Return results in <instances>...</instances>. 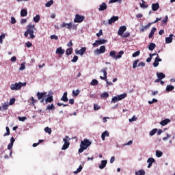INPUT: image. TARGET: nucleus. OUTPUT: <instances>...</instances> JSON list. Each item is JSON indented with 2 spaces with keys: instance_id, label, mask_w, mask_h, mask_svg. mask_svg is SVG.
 <instances>
[{
  "instance_id": "nucleus-1",
  "label": "nucleus",
  "mask_w": 175,
  "mask_h": 175,
  "mask_svg": "<svg viewBox=\"0 0 175 175\" xmlns=\"http://www.w3.org/2000/svg\"><path fill=\"white\" fill-rule=\"evenodd\" d=\"M36 31V27H35V25L29 24L26 27V31L24 33V36L25 38H28V35H29V39H35V35L33 33Z\"/></svg>"
},
{
  "instance_id": "nucleus-2",
  "label": "nucleus",
  "mask_w": 175,
  "mask_h": 175,
  "mask_svg": "<svg viewBox=\"0 0 175 175\" xmlns=\"http://www.w3.org/2000/svg\"><path fill=\"white\" fill-rule=\"evenodd\" d=\"M91 142H90V140H88V139H84L83 141H81L80 144V148L78 150L79 153L81 154V152H83L84 150H87L88 147H90V146H91Z\"/></svg>"
},
{
  "instance_id": "nucleus-3",
  "label": "nucleus",
  "mask_w": 175,
  "mask_h": 175,
  "mask_svg": "<svg viewBox=\"0 0 175 175\" xmlns=\"http://www.w3.org/2000/svg\"><path fill=\"white\" fill-rule=\"evenodd\" d=\"M25 85H27V83H21V82H18V83H12L10 85V90L12 91H18V90H21V87H25Z\"/></svg>"
},
{
  "instance_id": "nucleus-4",
  "label": "nucleus",
  "mask_w": 175,
  "mask_h": 175,
  "mask_svg": "<svg viewBox=\"0 0 175 175\" xmlns=\"http://www.w3.org/2000/svg\"><path fill=\"white\" fill-rule=\"evenodd\" d=\"M100 72L104 75V77L100 76V79H101V80H105L107 85H113V83L107 81V67L103 68Z\"/></svg>"
},
{
  "instance_id": "nucleus-5",
  "label": "nucleus",
  "mask_w": 175,
  "mask_h": 175,
  "mask_svg": "<svg viewBox=\"0 0 175 175\" xmlns=\"http://www.w3.org/2000/svg\"><path fill=\"white\" fill-rule=\"evenodd\" d=\"M126 95H127L126 93H124L123 94L113 96L111 99V103H117V102H119V100H122V99H125V98H126Z\"/></svg>"
},
{
  "instance_id": "nucleus-6",
  "label": "nucleus",
  "mask_w": 175,
  "mask_h": 175,
  "mask_svg": "<svg viewBox=\"0 0 175 175\" xmlns=\"http://www.w3.org/2000/svg\"><path fill=\"white\" fill-rule=\"evenodd\" d=\"M116 53L114 51H112L109 53L110 57H111L113 59H118L122 57V55L124 54V51H120L118 53V55H116Z\"/></svg>"
},
{
  "instance_id": "nucleus-7",
  "label": "nucleus",
  "mask_w": 175,
  "mask_h": 175,
  "mask_svg": "<svg viewBox=\"0 0 175 175\" xmlns=\"http://www.w3.org/2000/svg\"><path fill=\"white\" fill-rule=\"evenodd\" d=\"M85 17L84 16H81L79 14L75 15V18H74V23H83Z\"/></svg>"
},
{
  "instance_id": "nucleus-8",
  "label": "nucleus",
  "mask_w": 175,
  "mask_h": 175,
  "mask_svg": "<svg viewBox=\"0 0 175 175\" xmlns=\"http://www.w3.org/2000/svg\"><path fill=\"white\" fill-rule=\"evenodd\" d=\"M105 43H107V40L102 39L96 40L94 43L92 44L94 46H99L100 44H105Z\"/></svg>"
},
{
  "instance_id": "nucleus-9",
  "label": "nucleus",
  "mask_w": 175,
  "mask_h": 175,
  "mask_svg": "<svg viewBox=\"0 0 175 175\" xmlns=\"http://www.w3.org/2000/svg\"><path fill=\"white\" fill-rule=\"evenodd\" d=\"M105 51H106V46H105V45H103L100 47V49H97L95 53L97 54V55H99V54H103Z\"/></svg>"
},
{
  "instance_id": "nucleus-10",
  "label": "nucleus",
  "mask_w": 175,
  "mask_h": 175,
  "mask_svg": "<svg viewBox=\"0 0 175 175\" xmlns=\"http://www.w3.org/2000/svg\"><path fill=\"white\" fill-rule=\"evenodd\" d=\"M125 31H126V26H120L119 27L118 34L119 35V36H122Z\"/></svg>"
},
{
  "instance_id": "nucleus-11",
  "label": "nucleus",
  "mask_w": 175,
  "mask_h": 175,
  "mask_svg": "<svg viewBox=\"0 0 175 175\" xmlns=\"http://www.w3.org/2000/svg\"><path fill=\"white\" fill-rule=\"evenodd\" d=\"M37 96H38V100H40L41 99H43L44 98H47V92L40 93V92H38L37 93Z\"/></svg>"
},
{
  "instance_id": "nucleus-12",
  "label": "nucleus",
  "mask_w": 175,
  "mask_h": 175,
  "mask_svg": "<svg viewBox=\"0 0 175 175\" xmlns=\"http://www.w3.org/2000/svg\"><path fill=\"white\" fill-rule=\"evenodd\" d=\"M159 62H162V59L159 58V55H157L153 63L154 68H157L159 65Z\"/></svg>"
},
{
  "instance_id": "nucleus-13",
  "label": "nucleus",
  "mask_w": 175,
  "mask_h": 175,
  "mask_svg": "<svg viewBox=\"0 0 175 175\" xmlns=\"http://www.w3.org/2000/svg\"><path fill=\"white\" fill-rule=\"evenodd\" d=\"M63 142H64V144L62 148V150H68V148H69V146H70V142H67L66 139H63Z\"/></svg>"
},
{
  "instance_id": "nucleus-14",
  "label": "nucleus",
  "mask_w": 175,
  "mask_h": 175,
  "mask_svg": "<svg viewBox=\"0 0 175 175\" xmlns=\"http://www.w3.org/2000/svg\"><path fill=\"white\" fill-rule=\"evenodd\" d=\"M86 51H87L86 47H82L79 51L76 49L75 53L76 54H79V55H83V54L85 53Z\"/></svg>"
},
{
  "instance_id": "nucleus-15",
  "label": "nucleus",
  "mask_w": 175,
  "mask_h": 175,
  "mask_svg": "<svg viewBox=\"0 0 175 175\" xmlns=\"http://www.w3.org/2000/svg\"><path fill=\"white\" fill-rule=\"evenodd\" d=\"M61 28H64V27L66 28H67V29H72V23H63L61 25H60Z\"/></svg>"
},
{
  "instance_id": "nucleus-16",
  "label": "nucleus",
  "mask_w": 175,
  "mask_h": 175,
  "mask_svg": "<svg viewBox=\"0 0 175 175\" xmlns=\"http://www.w3.org/2000/svg\"><path fill=\"white\" fill-rule=\"evenodd\" d=\"M106 9H107V4L106 3H102L99 6L98 10L99 12H103Z\"/></svg>"
},
{
  "instance_id": "nucleus-17",
  "label": "nucleus",
  "mask_w": 175,
  "mask_h": 175,
  "mask_svg": "<svg viewBox=\"0 0 175 175\" xmlns=\"http://www.w3.org/2000/svg\"><path fill=\"white\" fill-rule=\"evenodd\" d=\"M9 108V103H4L3 105L0 107V111H5Z\"/></svg>"
},
{
  "instance_id": "nucleus-18",
  "label": "nucleus",
  "mask_w": 175,
  "mask_h": 175,
  "mask_svg": "<svg viewBox=\"0 0 175 175\" xmlns=\"http://www.w3.org/2000/svg\"><path fill=\"white\" fill-rule=\"evenodd\" d=\"M56 54L59 55H64L65 54V49H62V47H59L56 49Z\"/></svg>"
},
{
  "instance_id": "nucleus-19",
  "label": "nucleus",
  "mask_w": 175,
  "mask_h": 175,
  "mask_svg": "<svg viewBox=\"0 0 175 175\" xmlns=\"http://www.w3.org/2000/svg\"><path fill=\"white\" fill-rule=\"evenodd\" d=\"M118 16H112L109 20H108V23L111 25L113 23H116V21H118Z\"/></svg>"
},
{
  "instance_id": "nucleus-20",
  "label": "nucleus",
  "mask_w": 175,
  "mask_h": 175,
  "mask_svg": "<svg viewBox=\"0 0 175 175\" xmlns=\"http://www.w3.org/2000/svg\"><path fill=\"white\" fill-rule=\"evenodd\" d=\"M148 165V168L150 169V167H151V166H152V163H154V162H155V159L154 158H149L147 161Z\"/></svg>"
},
{
  "instance_id": "nucleus-21",
  "label": "nucleus",
  "mask_w": 175,
  "mask_h": 175,
  "mask_svg": "<svg viewBox=\"0 0 175 175\" xmlns=\"http://www.w3.org/2000/svg\"><path fill=\"white\" fill-rule=\"evenodd\" d=\"M159 9V3H152V10L153 12H157Z\"/></svg>"
},
{
  "instance_id": "nucleus-22",
  "label": "nucleus",
  "mask_w": 175,
  "mask_h": 175,
  "mask_svg": "<svg viewBox=\"0 0 175 175\" xmlns=\"http://www.w3.org/2000/svg\"><path fill=\"white\" fill-rule=\"evenodd\" d=\"M106 165H107V160L101 161V163L98 166L99 169H105L106 167Z\"/></svg>"
},
{
  "instance_id": "nucleus-23",
  "label": "nucleus",
  "mask_w": 175,
  "mask_h": 175,
  "mask_svg": "<svg viewBox=\"0 0 175 175\" xmlns=\"http://www.w3.org/2000/svg\"><path fill=\"white\" fill-rule=\"evenodd\" d=\"M173 34H170L169 37L165 38V43L169 44L173 42Z\"/></svg>"
},
{
  "instance_id": "nucleus-24",
  "label": "nucleus",
  "mask_w": 175,
  "mask_h": 175,
  "mask_svg": "<svg viewBox=\"0 0 175 175\" xmlns=\"http://www.w3.org/2000/svg\"><path fill=\"white\" fill-rule=\"evenodd\" d=\"M152 23H148L147 25L143 27L142 28L140 29L141 32H144V31H147V29H148V28H150V27H151Z\"/></svg>"
},
{
  "instance_id": "nucleus-25",
  "label": "nucleus",
  "mask_w": 175,
  "mask_h": 175,
  "mask_svg": "<svg viewBox=\"0 0 175 175\" xmlns=\"http://www.w3.org/2000/svg\"><path fill=\"white\" fill-rule=\"evenodd\" d=\"M27 15H28V11H27V10L23 9L21 10V17H27Z\"/></svg>"
},
{
  "instance_id": "nucleus-26",
  "label": "nucleus",
  "mask_w": 175,
  "mask_h": 175,
  "mask_svg": "<svg viewBox=\"0 0 175 175\" xmlns=\"http://www.w3.org/2000/svg\"><path fill=\"white\" fill-rule=\"evenodd\" d=\"M157 76L159 80H163V79H165L166 76L163 72H157Z\"/></svg>"
},
{
  "instance_id": "nucleus-27",
  "label": "nucleus",
  "mask_w": 175,
  "mask_h": 175,
  "mask_svg": "<svg viewBox=\"0 0 175 175\" xmlns=\"http://www.w3.org/2000/svg\"><path fill=\"white\" fill-rule=\"evenodd\" d=\"M169 122H170V119H165L160 122V124L162 125V126H165V125H167Z\"/></svg>"
},
{
  "instance_id": "nucleus-28",
  "label": "nucleus",
  "mask_w": 175,
  "mask_h": 175,
  "mask_svg": "<svg viewBox=\"0 0 175 175\" xmlns=\"http://www.w3.org/2000/svg\"><path fill=\"white\" fill-rule=\"evenodd\" d=\"M142 3L139 4L140 5V8H142V9H147V8H148V5L146 4V1L144 0H141Z\"/></svg>"
},
{
  "instance_id": "nucleus-29",
  "label": "nucleus",
  "mask_w": 175,
  "mask_h": 175,
  "mask_svg": "<svg viewBox=\"0 0 175 175\" xmlns=\"http://www.w3.org/2000/svg\"><path fill=\"white\" fill-rule=\"evenodd\" d=\"M155 31H157L156 27H152L151 29L150 33H149L148 38L149 39H151L154 36V33H155Z\"/></svg>"
},
{
  "instance_id": "nucleus-30",
  "label": "nucleus",
  "mask_w": 175,
  "mask_h": 175,
  "mask_svg": "<svg viewBox=\"0 0 175 175\" xmlns=\"http://www.w3.org/2000/svg\"><path fill=\"white\" fill-rule=\"evenodd\" d=\"M54 100V98H53V96H49L45 99V103L47 105V103H51Z\"/></svg>"
},
{
  "instance_id": "nucleus-31",
  "label": "nucleus",
  "mask_w": 175,
  "mask_h": 175,
  "mask_svg": "<svg viewBox=\"0 0 175 175\" xmlns=\"http://www.w3.org/2000/svg\"><path fill=\"white\" fill-rule=\"evenodd\" d=\"M63 102H68V92H64L63 96L61 98Z\"/></svg>"
},
{
  "instance_id": "nucleus-32",
  "label": "nucleus",
  "mask_w": 175,
  "mask_h": 175,
  "mask_svg": "<svg viewBox=\"0 0 175 175\" xmlns=\"http://www.w3.org/2000/svg\"><path fill=\"white\" fill-rule=\"evenodd\" d=\"M155 47H157L155 43L151 42L148 46V50L152 51L155 49Z\"/></svg>"
},
{
  "instance_id": "nucleus-33",
  "label": "nucleus",
  "mask_w": 175,
  "mask_h": 175,
  "mask_svg": "<svg viewBox=\"0 0 175 175\" xmlns=\"http://www.w3.org/2000/svg\"><path fill=\"white\" fill-rule=\"evenodd\" d=\"M109 131H106L103 132L101 135L102 140H105L106 136L109 137Z\"/></svg>"
},
{
  "instance_id": "nucleus-34",
  "label": "nucleus",
  "mask_w": 175,
  "mask_h": 175,
  "mask_svg": "<svg viewBox=\"0 0 175 175\" xmlns=\"http://www.w3.org/2000/svg\"><path fill=\"white\" fill-rule=\"evenodd\" d=\"M146 171L144 170H139L137 172H135V175H145Z\"/></svg>"
},
{
  "instance_id": "nucleus-35",
  "label": "nucleus",
  "mask_w": 175,
  "mask_h": 175,
  "mask_svg": "<svg viewBox=\"0 0 175 175\" xmlns=\"http://www.w3.org/2000/svg\"><path fill=\"white\" fill-rule=\"evenodd\" d=\"M55 107L54 106V104L49 105H47L46 110H55Z\"/></svg>"
},
{
  "instance_id": "nucleus-36",
  "label": "nucleus",
  "mask_w": 175,
  "mask_h": 175,
  "mask_svg": "<svg viewBox=\"0 0 175 175\" xmlns=\"http://www.w3.org/2000/svg\"><path fill=\"white\" fill-rule=\"evenodd\" d=\"M73 53V48H68L66 51V55H70Z\"/></svg>"
},
{
  "instance_id": "nucleus-37",
  "label": "nucleus",
  "mask_w": 175,
  "mask_h": 175,
  "mask_svg": "<svg viewBox=\"0 0 175 175\" xmlns=\"http://www.w3.org/2000/svg\"><path fill=\"white\" fill-rule=\"evenodd\" d=\"M173 90H174V86L171 85H168L166 87V91H167V92H170V91H173Z\"/></svg>"
},
{
  "instance_id": "nucleus-38",
  "label": "nucleus",
  "mask_w": 175,
  "mask_h": 175,
  "mask_svg": "<svg viewBox=\"0 0 175 175\" xmlns=\"http://www.w3.org/2000/svg\"><path fill=\"white\" fill-rule=\"evenodd\" d=\"M34 23H39L40 21V16L36 15L35 17L33 18Z\"/></svg>"
},
{
  "instance_id": "nucleus-39",
  "label": "nucleus",
  "mask_w": 175,
  "mask_h": 175,
  "mask_svg": "<svg viewBox=\"0 0 175 175\" xmlns=\"http://www.w3.org/2000/svg\"><path fill=\"white\" fill-rule=\"evenodd\" d=\"M53 3H54V1L50 0L49 1H48V2L45 4V6H46V8H50V6H51V5H53Z\"/></svg>"
},
{
  "instance_id": "nucleus-40",
  "label": "nucleus",
  "mask_w": 175,
  "mask_h": 175,
  "mask_svg": "<svg viewBox=\"0 0 175 175\" xmlns=\"http://www.w3.org/2000/svg\"><path fill=\"white\" fill-rule=\"evenodd\" d=\"M137 64H139V59L135 60L134 62L133 63V69H136V68H137Z\"/></svg>"
},
{
  "instance_id": "nucleus-41",
  "label": "nucleus",
  "mask_w": 175,
  "mask_h": 175,
  "mask_svg": "<svg viewBox=\"0 0 175 175\" xmlns=\"http://www.w3.org/2000/svg\"><path fill=\"white\" fill-rule=\"evenodd\" d=\"M90 84L91 85H98V84H99V81H98L96 79H93Z\"/></svg>"
},
{
  "instance_id": "nucleus-42",
  "label": "nucleus",
  "mask_w": 175,
  "mask_h": 175,
  "mask_svg": "<svg viewBox=\"0 0 175 175\" xmlns=\"http://www.w3.org/2000/svg\"><path fill=\"white\" fill-rule=\"evenodd\" d=\"M157 132H158V129H152V130L150 132V136H154V135H155V133H157Z\"/></svg>"
},
{
  "instance_id": "nucleus-43",
  "label": "nucleus",
  "mask_w": 175,
  "mask_h": 175,
  "mask_svg": "<svg viewBox=\"0 0 175 175\" xmlns=\"http://www.w3.org/2000/svg\"><path fill=\"white\" fill-rule=\"evenodd\" d=\"M81 170H83V167L81 165H79V168L77 169L76 171H74V174H77L78 173H80V172H81Z\"/></svg>"
},
{
  "instance_id": "nucleus-44",
  "label": "nucleus",
  "mask_w": 175,
  "mask_h": 175,
  "mask_svg": "<svg viewBox=\"0 0 175 175\" xmlns=\"http://www.w3.org/2000/svg\"><path fill=\"white\" fill-rule=\"evenodd\" d=\"M162 155H163V153L159 150H157L156 151V157H157V158H161V157H162Z\"/></svg>"
},
{
  "instance_id": "nucleus-45",
  "label": "nucleus",
  "mask_w": 175,
  "mask_h": 175,
  "mask_svg": "<svg viewBox=\"0 0 175 175\" xmlns=\"http://www.w3.org/2000/svg\"><path fill=\"white\" fill-rule=\"evenodd\" d=\"M79 94H80V90H79L72 91L73 96H78Z\"/></svg>"
},
{
  "instance_id": "nucleus-46",
  "label": "nucleus",
  "mask_w": 175,
  "mask_h": 175,
  "mask_svg": "<svg viewBox=\"0 0 175 175\" xmlns=\"http://www.w3.org/2000/svg\"><path fill=\"white\" fill-rule=\"evenodd\" d=\"M5 38H6V35H5V33L1 34V36H0V43L1 44H2V43H3V40L5 39Z\"/></svg>"
},
{
  "instance_id": "nucleus-47",
  "label": "nucleus",
  "mask_w": 175,
  "mask_h": 175,
  "mask_svg": "<svg viewBox=\"0 0 175 175\" xmlns=\"http://www.w3.org/2000/svg\"><path fill=\"white\" fill-rule=\"evenodd\" d=\"M100 98H109V93L105 92L100 95Z\"/></svg>"
},
{
  "instance_id": "nucleus-48",
  "label": "nucleus",
  "mask_w": 175,
  "mask_h": 175,
  "mask_svg": "<svg viewBox=\"0 0 175 175\" xmlns=\"http://www.w3.org/2000/svg\"><path fill=\"white\" fill-rule=\"evenodd\" d=\"M139 55H140V51H137L132 55V57H139Z\"/></svg>"
},
{
  "instance_id": "nucleus-49",
  "label": "nucleus",
  "mask_w": 175,
  "mask_h": 175,
  "mask_svg": "<svg viewBox=\"0 0 175 175\" xmlns=\"http://www.w3.org/2000/svg\"><path fill=\"white\" fill-rule=\"evenodd\" d=\"M131 36V33L126 32L122 36V38H129Z\"/></svg>"
},
{
  "instance_id": "nucleus-50",
  "label": "nucleus",
  "mask_w": 175,
  "mask_h": 175,
  "mask_svg": "<svg viewBox=\"0 0 175 175\" xmlns=\"http://www.w3.org/2000/svg\"><path fill=\"white\" fill-rule=\"evenodd\" d=\"M44 131L46 133H49V135L51 134V129H50L49 127H46L44 129Z\"/></svg>"
},
{
  "instance_id": "nucleus-51",
  "label": "nucleus",
  "mask_w": 175,
  "mask_h": 175,
  "mask_svg": "<svg viewBox=\"0 0 175 175\" xmlns=\"http://www.w3.org/2000/svg\"><path fill=\"white\" fill-rule=\"evenodd\" d=\"M77 61H79V56L77 55H75L73 59L71 60L72 62H77Z\"/></svg>"
},
{
  "instance_id": "nucleus-52",
  "label": "nucleus",
  "mask_w": 175,
  "mask_h": 175,
  "mask_svg": "<svg viewBox=\"0 0 175 175\" xmlns=\"http://www.w3.org/2000/svg\"><path fill=\"white\" fill-rule=\"evenodd\" d=\"M5 129L7 133L4 134V136H9V135H10V129H9L8 126L5 128Z\"/></svg>"
},
{
  "instance_id": "nucleus-53",
  "label": "nucleus",
  "mask_w": 175,
  "mask_h": 175,
  "mask_svg": "<svg viewBox=\"0 0 175 175\" xmlns=\"http://www.w3.org/2000/svg\"><path fill=\"white\" fill-rule=\"evenodd\" d=\"M102 35H103V31H102V29H100L99 32L96 33V36L97 38H100Z\"/></svg>"
},
{
  "instance_id": "nucleus-54",
  "label": "nucleus",
  "mask_w": 175,
  "mask_h": 175,
  "mask_svg": "<svg viewBox=\"0 0 175 175\" xmlns=\"http://www.w3.org/2000/svg\"><path fill=\"white\" fill-rule=\"evenodd\" d=\"M18 120L19 121L24 122V121H25V120H27V117H25V116H23V117H20V116H18Z\"/></svg>"
},
{
  "instance_id": "nucleus-55",
  "label": "nucleus",
  "mask_w": 175,
  "mask_h": 175,
  "mask_svg": "<svg viewBox=\"0 0 175 175\" xmlns=\"http://www.w3.org/2000/svg\"><path fill=\"white\" fill-rule=\"evenodd\" d=\"M16 102V98H12L10 100V103L9 105H14V103Z\"/></svg>"
},
{
  "instance_id": "nucleus-56",
  "label": "nucleus",
  "mask_w": 175,
  "mask_h": 175,
  "mask_svg": "<svg viewBox=\"0 0 175 175\" xmlns=\"http://www.w3.org/2000/svg\"><path fill=\"white\" fill-rule=\"evenodd\" d=\"M100 109V106H99L97 104H94V110H99Z\"/></svg>"
},
{
  "instance_id": "nucleus-57",
  "label": "nucleus",
  "mask_w": 175,
  "mask_h": 175,
  "mask_svg": "<svg viewBox=\"0 0 175 175\" xmlns=\"http://www.w3.org/2000/svg\"><path fill=\"white\" fill-rule=\"evenodd\" d=\"M137 120V118L136 116H133L132 118L129 119V122H132L133 121H136Z\"/></svg>"
},
{
  "instance_id": "nucleus-58",
  "label": "nucleus",
  "mask_w": 175,
  "mask_h": 175,
  "mask_svg": "<svg viewBox=\"0 0 175 175\" xmlns=\"http://www.w3.org/2000/svg\"><path fill=\"white\" fill-rule=\"evenodd\" d=\"M16 18L12 16L11 17V24H16Z\"/></svg>"
},
{
  "instance_id": "nucleus-59",
  "label": "nucleus",
  "mask_w": 175,
  "mask_h": 175,
  "mask_svg": "<svg viewBox=\"0 0 175 175\" xmlns=\"http://www.w3.org/2000/svg\"><path fill=\"white\" fill-rule=\"evenodd\" d=\"M25 45L27 47H28V49H29V47H32V43H31L30 42H26Z\"/></svg>"
},
{
  "instance_id": "nucleus-60",
  "label": "nucleus",
  "mask_w": 175,
  "mask_h": 175,
  "mask_svg": "<svg viewBox=\"0 0 175 175\" xmlns=\"http://www.w3.org/2000/svg\"><path fill=\"white\" fill-rule=\"evenodd\" d=\"M10 61L11 62H16V61H17V57H16V56H13L11 57Z\"/></svg>"
},
{
  "instance_id": "nucleus-61",
  "label": "nucleus",
  "mask_w": 175,
  "mask_h": 175,
  "mask_svg": "<svg viewBox=\"0 0 175 175\" xmlns=\"http://www.w3.org/2000/svg\"><path fill=\"white\" fill-rule=\"evenodd\" d=\"M25 69V64H22L21 67L19 68V70H24Z\"/></svg>"
},
{
  "instance_id": "nucleus-62",
  "label": "nucleus",
  "mask_w": 175,
  "mask_h": 175,
  "mask_svg": "<svg viewBox=\"0 0 175 175\" xmlns=\"http://www.w3.org/2000/svg\"><path fill=\"white\" fill-rule=\"evenodd\" d=\"M51 39H55V40H58V36L55 35L51 36Z\"/></svg>"
},
{
  "instance_id": "nucleus-63",
  "label": "nucleus",
  "mask_w": 175,
  "mask_h": 175,
  "mask_svg": "<svg viewBox=\"0 0 175 175\" xmlns=\"http://www.w3.org/2000/svg\"><path fill=\"white\" fill-rule=\"evenodd\" d=\"M27 23V18H22L21 20V24H25Z\"/></svg>"
},
{
  "instance_id": "nucleus-64",
  "label": "nucleus",
  "mask_w": 175,
  "mask_h": 175,
  "mask_svg": "<svg viewBox=\"0 0 175 175\" xmlns=\"http://www.w3.org/2000/svg\"><path fill=\"white\" fill-rule=\"evenodd\" d=\"M13 148V144L10 143L8 146V150H12Z\"/></svg>"
}]
</instances>
